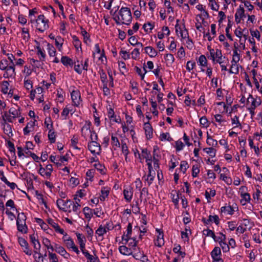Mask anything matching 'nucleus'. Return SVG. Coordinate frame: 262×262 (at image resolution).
<instances>
[{
	"mask_svg": "<svg viewBox=\"0 0 262 262\" xmlns=\"http://www.w3.org/2000/svg\"><path fill=\"white\" fill-rule=\"evenodd\" d=\"M116 11L113 14V19L118 25L125 24L128 25L130 24L132 16L130 10L127 7H122L118 14Z\"/></svg>",
	"mask_w": 262,
	"mask_h": 262,
	"instance_id": "obj_1",
	"label": "nucleus"
},
{
	"mask_svg": "<svg viewBox=\"0 0 262 262\" xmlns=\"http://www.w3.org/2000/svg\"><path fill=\"white\" fill-rule=\"evenodd\" d=\"M0 69L5 71L4 77L6 78H14L16 75L15 64H9L6 59H3L0 61Z\"/></svg>",
	"mask_w": 262,
	"mask_h": 262,
	"instance_id": "obj_2",
	"label": "nucleus"
},
{
	"mask_svg": "<svg viewBox=\"0 0 262 262\" xmlns=\"http://www.w3.org/2000/svg\"><path fill=\"white\" fill-rule=\"evenodd\" d=\"M56 204L58 208L64 211H66V208L65 207H60V205H68L69 211L71 212V211H73L74 212H77L78 210H80V206L76 205L74 204V202L71 201L70 200H67L66 201H64L62 200V199H58L56 201Z\"/></svg>",
	"mask_w": 262,
	"mask_h": 262,
	"instance_id": "obj_3",
	"label": "nucleus"
},
{
	"mask_svg": "<svg viewBox=\"0 0 262 262\" xmlns=\"http://www.w3.org/2000/svg\"><path fill=\"white\" fill-rule=\"evenodd\" d=\"M260 104V101H257L253 98L252 95L250 94L247 99L246 106L247 110L249 111L251 118H253L255 115L254 110Z\"/></svg>",
	"mask_w": 262,
	"mask_h": 262,
	"instance_id": "obj_4",
	"label": "nucleus"
},
{
	"mask_svg": "<svg viewBox=\"0 0 262 262\" xmlns=\"http://www.w3.org/2000/svg\"><path fill=\"white\" fill-rule=\"evenodd\" d=\"M26 216L24 213L18 214L16 224L19 231L26 233L27 231V227L26 224Z\"/></svg>",
	"mask_w": 262,
	"mask_h": 262,
	"instance_id": "obj_5",
	"label": "nucleus"
},
{
	"mask_svg": "<svg viewBox=\"0 0 262 262\" xmlns=\"http://www.w3.org/2000/svg\"><path fill=\"white\" fill-rule=\"evenodd\" d=\"M49 20L47 19L43 15H40L36 20V29L42 32L49 28Z\"/></svg>",
	"mask_w": 262,
	"mask_h": 262,
	"instance_id": "obj_6",
	"label": "nucleus"
},
{
	"mask_svg": "<svg viewBox=\"0 0 262 262\" xmlns=\"http://www.w3.org/2000/svg\"><path fill=\"white\" fill-rule=\"evenodd\" d=\"M63 240L65 245L69 249H72L77 254L79 253V251L76 246L75 245L74 241L70 237H66L67 234H64Z\"/></svg>",
	"mask_w": 262,
	"mask_h": 262,
	"instance_id": "obj_7",
	"label": "nucleus"
},
{
	"mask_svg": "<svg viewBox=\"0 0 262 262\" xmlns=\"http://www.w3.org/2000/svg\"><path fill=\"white\" fill-rule=\"evenodd\" d=\"M71 96L73 105L79 106L82 103L80 92L78 90H73L71 93Z\"/></svg>",
	"mask_w": 262,
	"mask_h": 262,
	"instance_id": "obj_8",
	"label": "nucleus"
},
{
	"mask_svg": "<svg viewBox=\"0 0 262 262\" xmlns=\"http://www.w3.org/2000/svg\"><path fill=\"white\" fill-rule=\"evenodd\" d=\"M88 148L94 155H99L101 151V146L97 142H90L88 144Z\"/></svg>",
	"mask_w": 262,
	"mask_h": 262,
	"instance_id": "obj_9",
	"label": "nucleus"
},
{
	"mask_svg": "<svg viewBox=\"0 0 262 262\" xmlns=\"http://www.w3.org/2000/svg\"><path fill=\"white\" fill-rule=\"evenodd\" d=\"M221 254V251L220 248L218 247H215L211 252L213 262H223V260L220 257Z\"/></svg>",
	"mask_w": 262,
	"mask_h": 262,
	"instance_id": "obj_10",
	"label": "nucleus"
},
{
	"mask_svg": "<svg viewBox=\"0 0 262 262\" xmlns=\"http://www.w3.org/2000/svg\"><path fill=\"white\" fill-rule=\"evenodd\" d=\"M18 242L20 246L24 248L23 251L28 255L32 254V251L29 249V244L28 242L22 237H18Z\"/></svg>",
	"mask_w": 262,
	"mask_h": 262,
	"instance_id": "obj_11",
	"label": "nucleus"
},
{
	"mask_svg": "<svg viewBox=\"0 0 262 262\" xmlns=\"http://www.w3.org/2000/svg\"><path fill=\"white\" fill-rule=\"evenodd\" d=\"M91 125V123L90 122H86L81 128L82 136L86 139L89 137L92 132L90 129Z\"/></svg>",
	"mask_w": 262,
	"mask_h": 262,
	"instance_id": "obj_12",
	"label": "nucleus"
},
{
	"mask_svg": "<svg viewBox=\"0 0 262 262\" xmlns=\"http://www.w3.org/2000/svg\"><path fill=\"white\" fill-rule=\"evenodd\" d=\"M132 232V226L130 223H129L127 227L126 232L124 233L122 236V242L123 244H126L128 242V238L131 237Z\"/></svg>",
	"mask_w": 262,
	"mask_h": 262,
	"instance_id": "obj_13",
	"label": "nucleus"
},
{
	"mask_svg": "<svg viewBox=\"0 0 262 262\" xmlns=\"http://www.w3.org/2000/svg\"><path fill=\"white\" fill-rule=\"evenodd\" d=\"M48 224L55 230L56 232L64 235L65 232L62 229H61L58 224L52 219H48Z\"/></svg>",
	"mask_w": 262,
	"mask_h": 262,
	"instance_id": "obj_14",
	"label": "nucleus"
},
{
	"mask_svg": "<svg viewBox=\"0 0 262 262\" xmlns=\"http://www.w3.org/2000/svg\"><path fill=\"white\" fill-rule=\"evenodd\" d=\"M123 194L126 201L127 202H130L133 195V188L130 187H126L123 190Z\"/></svg>",
	"mask_w": 262,
	"mask_h": 262,
	"instance_id": "obj_15",
	"label": "nucleus"
},
{
	"mask_svg": "<svg viewBox=\"0 0 262 262\" xmlns=\"http://www.w3.org/2000/svg\"><path fill=\"white\" fill-rule=\"evenodd\" d=\"M55 251L66 259H69L70 258V254L67 253L65 249L61 246L56 245L55 246Z\"/></svg>",
	"mask_w": 262,
	"mask_h": 262,
	"instance_id": "obj_16",
	"label": "nucleus"
},
{
	"mask_svg": "<svg viewBox=\"0 0 262 262\" xmlns=\"http://www.w3.org/2000/svg\"><path fill=\"white\" fill-rule=\"evenodd\" d=\"M144 129L146 138L150 139L152 137L153 132L152 128L149 122L145 123L144 124Z\"/></svg>",
	"mask_w": 262,
	"mask_h": 262,
	"instance_id": "obj_17",
	"label": "nucleus"
},
{
	"mask_svg": "<svg viewBox=\"0 0 262 262\" xmlns=\"http://www.w3.org/2000/svg\"><path fill=\"white\" fill-rule=\"evenodd\" d=\"M179 20L178 19L177 20V24L175 26L176 28V31L177 33H178L179 29L180 30V34H181V36L182 38L185 39L188 37V32L187 29H186L185 28L184 30H182V28L179 26L178 22Z\"/></svg>",
	"mask_w": 262,
	"mask_h": 262,
	"instance_id": "obj_18",
	"label": "nucleus"
},
{
	"mask_svg": "<svg viewBox=\"0 0 262 262\" xmlns=\"http://www.w3.org/2000/svg\"><path fill=\"white\" fill-rule=\"evenodd\" d=\"M156 230L159 233V234L157 235L155 244L156 246L161 247L164 244V235L163 232H160V230L157 229Z\"/></svg>",
	"mask_w": 262,
	"mask_h": 262,
	"instance_id": "obj_19",
	"label": "nucleus"
},
{
	"mask_svg": "<svg viewBox=\"0 0 262 262\" xmlns=\"http://www.w3.org/2000/svg\"><path fill=\"white\" fill-rule=\"evenodd\" d=\"M43 92V89L40 86H37L36 88L34 90H31L30 91V98L33 100L35 97V95L37 94L38 95H40L42 94Z\"/></svg>",
	"mask_w": 262,
	"mask_h": 262,
	"instance_id": "obj_20",
	"label": "nucleus"
},
{
	"mask_svg": "<svg viewBox=\"0 0 262 262\" xmlns=\"http://www.w3.org/2000/svg\"><path fill=\"white\" fill-rule=\"evenodd\" d=\"M226 58L225 57H223L222 55V51L221 50H216V55L214 57V61L216 62L221 64L224 61V59Z\"/></svg>",
	"mask_w": 262,
	"mask_h": 262,
	"instance_id": "obj_21",
	"label": "nucleus"
},
{
	"mask_svg": "<svg viewBox=\"0 0 262 262\" xmlns=\"http://www.w3.org/2000/svg\"><path fill=\"white\" fill-rule=\"evenodd\" d=\"M249 223V220L246 219L243 220V222L236 229L237 233H239L242 234L245 232L246 231V228L245 227L247 226Z\"/></svg>",
	"mask_w": 262,
	"mask_h": 262,
	"instance_id": "obj_22",
	"label": "nucleus"
},
{
	"mask_svg": "<svg viewBox=\"0 0 262 262\" xmlns=\"http://www.w3.org/2000/svg\"><path fill=\"white\" fill-rule=\"evenodd\" d=\"M152 169H148V173L147 176V178L145 179V181L147 183L148 186H150L153 182L156 173L154 171H152Z\"/></svg>",
	"mask_w": 262,
	"mask_h": 262,
	"instance_id": "obj_23",
	"label": "nucleus"
},
{
	"mask_svg": "<svg viewBox=\"0 0 262 262\" xmlns=\"http://www.w3.org/2000/svg\"><path fill=\"white\" fill-rule=\"evenodd\" d=\"M119 250L121 254L125 255H132L133 253L132 249L128 248L124 245L120 246Z\"/></svg>",
	"mask_w": 262,
	"mask_h": 262,
	"instance_id": "obj_24",
	"label": "nucleus"
},
{
	"mask_svg": "<svg viewBox=\"0 0 262 262\" xmlns=\"http://www.w3.org/2000/svg\"><path fill=\"white\" fill-rule=\"evenodd\" d=\"M202 16L201 15H197L195 17V28L196 29L199 30V31H202V30H204V29L203 28L202 26Z\"/></svg>",
	"mask_w": 262,
	"mask_h": 262,
	"instance_id": "obj_25",
	"label": "nucleus"
},
{
	"mask_svg": "<svg viewBox=\"0 0 262 262\" xmlns=\"http://www.w3.org/2000/svg\"><path fill=\"white\" fill-rule=\"evenodd\" d=\"M76 236L77 237L78 243L79 245L80 249H83L85 248V238L80 233H77Z\"/></svg>",
	"mask_w": 262,
	"mask_h": 262,
	"instance_id": "obj_26",
	"label": "nucleus"
},
{
	"mask_svg": "<svg viewBox=\"0 0 262 262\" xmlns=\"http://www.w3.org/2000/svg\"><path fill=\"white\" fill-rule=\"evenodd\" d=\"M144 50L145 51L146 53L147 54L151 57H154L156 56L157 55V51L152 47H146L145 48Z\"/></svg>",
	"mask_w": 262,
	"mask_h": 262,
	"instance_id": "obj_27",
	"label": "nucleus"
},
{
	"mask_svg": "<svg viewBox=\"0 0 262 262\" xmlns=\"http://www.w3.org/2000/svg\"><path fill=\"white\" fill-rule=\"evenodd\" d=\"M101 194L100 196V200L101 201H104L106 198L107 197L109 192H110V188L103 187L102 188L101 190Z\"/></svg>",
	"mask_w": 262,
	"mask_h": 262,
	"instance_id": "obj_28",
	"label": "nucleus"
},
{
	"mask_svg": "<svg viewBox=\"0 0 262 262\" xmlns=\"http://www.w3.org/2000/svg\"><path fill=\"white\" fill-rule=\"evenodd\" d=\"M221 210L222 212L224 213L232 215L233 214L234 210L232 207L230 205L225 206L221 207Z\"/></svg>",
	"mask_w": 262,
	"mask_h": 262,
	"instance_id": "obj_29",
	"label": "nucleus"
},
{
	"mask_svg": "<svg viewBox=\"0 0 262 262\" xmlns=\"http://www.w3.org/2000/svg\"><path fill=\"white\" fill-rule=\"evenodd\" d=\"M31 242L33 244L34 248L36 250H39L40 248V245L39 242L36 239L34 234L31 235L30 236Z\"/></svg>",
	"mask_w": 262,
	"mask_h": 262,
	"instance_id": "obj_30",
	"label": "nucleus"
},
{
	"mask_svg": "<svg viewBox=\"0 0 262 262\" xmlns=\"http://www.w3.org/2000/svg\"><path fill=\"white\" fill-rule=\"evenodd\" d=\"M61 62L65 66H72L73 65V60L68 56H62L61 59Z\"/></svg>",
	"mask_w": 262,
	"mask_h": 262,
	"instance_id": "obj_31",
	"label": "nucleus"
},
{
	"mask_svg": "<svg viewBox=\"0 0 262 262\" xmlns=\"http://www.w3.org/2000/svg\"><path fill=\"white\" fill-rule=\"evenodd\" d=\"M231 121L232 125L233 126V128L238 127H239L241 129L242 128V124L239 122L238 117H237V116H234L233 118H232Z\"/></svg>",
	"mask_w": 262,
	"mask_h": 262,
	"instance_id": "obj_32",
	"label": "nucleus"
},
{
	"mask_svg": "<svg viewBox=\"0 0 262 262\" xmlns=\"http://www.w3.org/2000/svg\"><path fill=\"white\" fill-rule=\"evenodd\" d=\"M4 132L9 137L13 136L11 126L10 124H6L4 126Z\"/></svg>",
	"mask_w": 262,
	"mask_h": 262,
	"instance_id": "obj_33",
	"label": "nucleus"
},
{
	"mask_svg": "<svg viewBox=\"0 0 262 262\" xmlns=\"http://www.w3.org/2000/svg\"><path fill=\"white\" fill-rule=\"evenodd\" d=\"M35 120L33 121H30L28 122L27 126L24 128V133L25 135L28 134L31 130V128H33L35 125Z\"/></svg>",
	"mask_w": 262,
	"mask_h": 262,
	"instance_id": "obj_34",
	"label": "nucleus"
},
{
	"mask_svg": "<svg viewBox=\"0 0 262 262\" xmlns=\"http://www.w3.org/2000/svg\"><path fill=\"white\" fill-rule=\"evenodd\" d=\"M128 240V245L130 247V248H133V250H136V247L138 244V241H136V238L134 237H129Z\"/></svg>",
	"mask_w": 262,
	"mask_h": 262,
	"instance_id": "obj_35",
	"label": "nucleus"
},
{
	"mask_svg": "<svg viewBox=\"0 0 262 262\" xmlns=\"http://www.w3.org/2000/svg\"><path fill=\"white\" fill-rule=\"evenodd\" d=\"M47 50L50 57H54L56 55V50L54 46L50 43L47 44Z\"/></svg>",
	"mask_w": 262,
	"mask_h": 262,
	"instance_id": "obj_36",
	"label": "nucleus"
},
{
	"mask_svg": "<svg viewBox=\"0 0 262 262\" xmlns=\"http://www.w3.org/2000/svg\"><path fill=\"white\" fill-rule=\"evenodd\" d=\"M111 140L112 145L113 147L114 148V149H116V148H118L120 146V144L119 143L118 138L115 136L114 135H112Z\"/></svg>",
	"mask_w": 262,
	"mask_h": 262,
	"instance_id": "obj_37",
	"label": "nucleus"
},
{
	"mask_svg": "<svg viewBox=\"0 0 262 262\" xmlns=\"http://www.w3.org/2000/svg\"><path fill=\"white\" fill-rule=\"evenodd\" d=\"M107 231L102 225H99L98 228L96 230L95 233L98 236L102 237L104 234L106 233Z\"/></svg>",
	"mask_w": 262,
	"mask_h": 262,
	"instance_id": "obj_38",
	"label": "nucleus"
},
{
	"mask_svg": "<svg viewBox=\"0 0 262 262\" xmlns=\"http://www.w3.org/2000/svg\"><path fill=\"white\" fill-rule=\"evenodd\" d=\"M83 212L84 214L85 217L86 219H91L93 215V210H92L88 207H85L83 209Z\"/></svg>",
	"mask_w": 262,
	"mask_h": 262,
	"instance_id": "obj_39",
	"label": "nucleus"
},
{
	"mask_svg": "<svg viewBox=\"0 0 262 262\" xmlns=\"http://www.w3.org/2000/svg\"><path fill=\"white\" fill-rule=\"evenodd\" d=\"M24 86L26 89L27 90H33V82L32 81L29 79H27L26 77H25L24 79Z\"/></svg>",
	"mask_w": 262,
	"mask_h": 262,
	"instance_id": "obj_40",
	"label": "nucleus"
},
{
	"mask_svg": "<svg viewBox=\"0 0 262 262\" xmlns=\"http://www.w3.org/2000/svg\"><path fill=\"white\" fill-rule=\"evenodd\" d=\"M203 150L212 158L215 157L216 150L213 147L204 148Z\"/></svg>",
	"mask_w": 262,
	"mask_h": 262,
	"instance_id": "obj_41",
	"label": "nucleus"
},
{
	"mask_svg": "<svg viewBox=\"0 0 262 262\" xmlns=\"http://www.w3.org/2000/svg\"><path fill=\"white\" fill-rule=\"evenodd\" d=\"M206 142L208 145L211 146L212 147H215L217 145V141L216 140L213 139L208 134H207Z\"/></svg>",
	"mask_w": 262,
	"mask_h": 262,
	"instance_id": "obj_42",
	"label": "nucleus"
},
{
	"mask_svg": "<svg viewBox=\"0 0 262 262\" xmlns=\"http://www.w3.org/2000/svg\"><path fill=\"white\" fill-rule=\"evenodd\" d=\"M3 117L5 121H8L9 122H13L14 120L15 119L14 118V116H12L11 114L8 113L7 112H4V115H3Z\"/></svg>",
	"mask_w": 262,
	"mask_h": 262,
	"instance_id": "obj_43",
	"label": "nucleus"
},
{
	"mask_svg": "<svg viewBox=\"0 0 262 262\" xmlns=\"http://www.w3.org/2000/svg\"><path fill=\"white\" fill-rule=\"evenodd\" d=\"M235 15L243 18L245 17V10L243 7H242L241 5L239 6V8H238L236 10V12Z\"/></svg>",
	"mask_w": 262,
	"mask_h": 262,
	"instance_id": "obj_44",
	"label": "nucleus"
},
{
	"mask_svg": "<svg viewBox=\"0 0 262 262\" xmlns=\"http://www.w3.org/2000/svg\"><path fill=\"white\" fill-rule=\"evenodd\" d=\"M203 233L204 235L212 237L215 241H216V236L212 230L209 229H205L203 230Z\"/></svg>",
	"mask_w": 262,
	"mask_h": 262,
	"instance_id": "obj_45",
	"label": "nucleus"
},
{
	"mask_svg": "<svg viewBox=\"0 0 262 262\" xmlns=\"http://www.w3.org/2000/svg\"><path fill=\"white\" fill-rule=\"evenodd\" d=\"M232 64L229 72L232 74H236L239 72L238 67L237 63L231 62Z\"/></svg>",
	"mask_w": 262,
	"mask_h": 262,
	"instance_id": "obj_46",
	"label": "nucleus"
},
{
	"mask_svg": "<svg viewBox=\"0 0 262 262\" xmlns=\"http://www.w3.org/2000/svg\"><path fill=\"white\" fill-rule=\"evenodd\" d=\"M160 139L162 141L165 140L171 141L172 140V138L170 137L168 133L161 134L160 136Z\"/></svg>",
	"mask_w": 262,
	"mask_h": 262,
	"instance_id": "obj_47",
	"label": "nucleus"
},
{
	"mask_svg": "<svg viewBox=\"0 0 262 262\" xmlns=\"http://www.w3.org/2000/svg\"><path fill=\"white\" fill-rule=\"evenodd\" d=\"M73 38V42L75 47L78 50L79 48H81V41L79 40L78 38L74 35L72 36Z\"/></svg>",
	"mask_w": 262,
	"mask_h": 262,
	"instance_id": "obj_48",
	"label": "nucleus"
},
{
	"mask_svg": "<svg viewBox=\"0 0 262 262\" xmlns=\"http://www.w3.org/2000/svg\"><path fill=\"white\" fill-rule=\"evenodd\" d=\"M223 252H226L229 251V246L226 243V241H219Z\"/></svg>",
	"mask_w": 262,
	"mask_h": 262,
	"instance_id": "obj_49",
	"label": "nucleus"
},
{
	"mask_svg": "<svg viewBox=\"0 0 262 262\" xmlns=\"http://www.w3.org/2000/svg\"><path fill=\"white\" fill-rule=\"evenodd\" d=\"M220 179L228 185H231L232 183V179L230 177H227L223 173L221 174Z\"/></svg>",
	"mask_w": 262,
	"mask_h": 262,
	"instance_id": "obj_50",
	"label": "nucleus"
},
{
	"mask_svg": "<svg viewBox=\"0 0 262 262\" xmlns=\"http://www.w3.org/2000/svg\"><path fill=\"white\" fill-rule=\"evenodd\" d=\"M241 196L243 199V200L241 201V202H245L243 203V205H245L246 203L249 202L251 200L250 195L248 193H242Z\"/></svg>",
	"mask_w": 262,
	"mask_h": 262,
	"instance_id": "obj_51",
	"label": "nucleus"
},
{
	"mask_svg": "<svg viewBox=\"0 0 262 262\" xmlns=\"http://www.w3.org/2000/svg\"><path fill=\"white\" fill-rule=\"evenodd\" d=\"M164 59L167 62V64H171L174 60V58L171 54H166L164 56Z\"/></svg>",
	"mask_w": 262,
	"mask_h": 262,
	"instance_id": "obj_52",
	"label": "nucleus"
},
{
	"mask_svg": "<svg viewBox=\"0 0 262 262\" xmlns=\"http://www.w3.org/2000/svg\"><path fill=\"white\" fill-rule=\"evenodd\" d=\"M198 62L202 67H206L207 63V59L204 55H201L199 57Z\"/></svg>",
	"mask_w": 262,
	"mask_h": 262,
	"instance_id": "obj_53",
	"label": "nucleus"
},
{
	"mask_svg": "<svg viewBox=\"0 0 262 262\" xmlns=\"http://www.w3.org/2000/svg\"><path fill=\"white\" fill-rule=\"evenodd\" d=\"M81 34L83 36L84 42L87 43L88 40L90 41L89 34L82 28H81Z\"/></svg>",
	"mask_w": 262,
	"mask_h": 262,
	"instance_id": "obj_54",
	"label": "nucleus"
},
{
	"mask_svg": "<svg viewBox=\"0 0 262 262\" xmlns=\"http://www.w3.org/2000/svg\"><path fill=\"white\" fill-rule=\"evenodd\" d=\"M48 138L51 143H53L55 142L56 134L52 129H50L48 133Z\"/></svg>",
	"mask_w": 262,
	"mask_h": 262,
	"instance_id": "obj_55",
	"label": "nucleus"
},
{
	"mask_svg": "<svg viewBox=\"0 0 262 262\" xmlns=\"http://www.w3.org/2000/svg\"><path fill=\"white\" fill-rule=\"evenodd\" d=\"M154 27V25L150 23L145 24L143 25V28L145 31L147 33L150 32L153 29Z\"/></svg>",
	"mask_w": 262,
	"mask_h": 262,
	"instance_id": "obj_56",
	"label": "nucleus"
},
{
	"mask_svg": "<svg viewBox=\"0 0 262 262\" xmlns=\"http://www.w3.org/2000/svg\"><path fill=\"white\" fill-rule=\"evenodd\" d=\"M209 5L213 10L217 11L219 9V6L215 0H209Z\"/></svg>",
	"mask_w": 262,
	"mask_h": 262,
	"instance_id": "obj_57",
	"label": "nucleus"
},
{
	"mask_svg": "<svg viewBox=\"0 0 262 262\" xmlns=\"http://www.w3.org/2000/svg\"><path fill=\"white\" fill-rule=\"evenodd\" d=\"M108 117L113 120V121H115L116 122H118V120L116 118V117L115 116L114 112L113 110L111 108H110L108 112Z\"/></svg>",
	"mask_w": 262,
	"mask_h": 262,
	"instance_id": "obj_58",
	"label": "nucleus"
},
{
	"mask_svg": "<svg viewBox=\"0 0 262 262\" xmlns=\"http://www.w3.org/2000/svg\"><path fill=\"white\" fill-rule=\"evenodd\" d=\"M121 149L122 153L124 155V156L128 155L129 154V151L128 149V147L126 145V144L123 141H122L121 142Z\"/></svg>",
	"mask_w": 262,
	"mask_h": 262,
	"instance_id": "obj_59",
	"label": "nucleus"
},
{
	"mask_svg": "<svg viewBox=\"0 0 262 262\" xmlns=\"http://www.w3.org/2000/svg\"><path fill=\"white\" fill-rule=\"evenodd\" d=\"M74 70L78 74L82 73L83 70L82 66H81V63L80 64L79 61H77V62H75Z\"/></svg>",
	"mask_w": 262,
	"mask_h": 262,
	"instance_id": "obj_60",
	"label": "nucleus"
},
{
	"mask_svg": "<svg viewBox=\"0 0 262 262\" xmlns=\"http://www.w3.org/2000/svg\"><path fill=\"white\" fill-rule=\"evenodd\" d=\"M135 259L140 260L141 262H147L148 260L147 257L144 254V253L141 255L136 254L135 256Z\"/></svg>",
	"mask_w": 262,
	"mask_h": 262,
	"instance_id": "obj_61",
	"label": "nucleus"
},
{
	"mask_svg": "<svg viewBox=\"0 0 262 262\" xmlns=\"http://www.w3.org/2000/svg\"><path fill=\"white\" fill-rule=\"evenodd\" d=\"M200 172V169L198 165H195L192 168V176L193 177H196L198 173Z\"/></svg>",
	"mask_w": 262,
	"mask_h": 262,
	"instance_id": "obj_62",
	"label": "nucleus"
},
{
	"mask_svg": "<svg viewBox=\"0 0 262 262\" xmlns=\"http://www.w3.org/2000/svg\"><path fill=\"white\" fill-rule=\"evenodd\" d=\"M188 163L185 161H183L180 164V169L184 173H185L187 169L188 168Z\"/></svg>",
	"mask_w": 262,
	"mask_h": 262,
	"instance_id": "obj_63",
	"label": "nucleus"
},
{
	"mask_svg": "<svg viewBox=\"0 0 262 262\" xmlns=\"http://www.w3.org/2000/svg\"><path fill=\"white\" fill-rule=\"evenodd\" d=\"M175 144V147L177 151H180L182 150L184 147V144L181 141H177Z\"/></svg>",
	"mask_w": 262,
	"mask_h": 262,
	"instance_id": "obj_64",
	"label": "nucleus"
}]
</instances>
